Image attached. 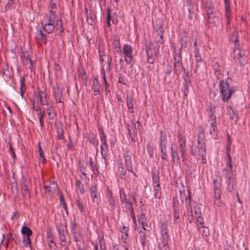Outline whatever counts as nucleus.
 <instances>
[{
  "mask_svg": "<svg viewBox=\"0 0 250 250\" xmlns=\"http://www.w3.org/2000/svg\"><path fill=\"white\" fill-rule=\"evenodd\" d=\"M126 103H127V108H128L129 110H130L129 111L131 113H133L134 110H133V99L131 96H130L128 95L126 96Z\"/></svg>",
  "mask_w": 250,
  "mask_h": 250,
  "instance_id": "2f4dec72",
  "label": "nucleus"
},
{
  "mask_svg": "<svg viewBox=\"0 0 250 250\" xmlns=\"http://www.w3.org/2000/svg\"><path fill=\"white\" fill-rule=\"evenodd\" d=\"M225 3V18L227 20V24L230 22L231 10L229 0H224Z\"/></svg>",
  "mask_w": 250,
  "mask_h": 250,
  "instance_id": "4468645a",
  "label": "nucleus"
},
{
  "mask_svg": "<svg viewBox=\"0 0 250 250\" xmlns=\"http://www.w3.org/2000/svg\"><path fill=\"white\" fill-rule=\"evenodd\" d=\"M39 156L43 160H44V161H45V159L43 155V151L42 149V148L41 146L40 143H39Z\"/></svg>",
  "mask_w": 250,
  "mask_h": 250,
  "instance_id": "338daca9",
  "label": "nucleus"
},
{
  "mask_svg": "<svg viewBox=\"0 0 250 250\" xmlns=\"http://www.w3.org/2000/svg\"><path fill=\"white\" fill-rule=\"evenodd\" d=\"M89 142L93 146H96L98 145V141L96 140L95 136L93 134H90L88 137Z\"/></svg>",
  "mask_w": 250,
  "mask_h": 250,
  "instance_id": "a19ab883",
  "label": "nucleus"
},
{
  "mask_svg": "<svg viewBox=\"0 0 250 250\" xmlns=\"http://www.w3.org/2000/svg\"><path fill=\"white\" fill-rule=\"evenodd\" d=\"M151 178L152 181V185H160V177L159 171L157 170H152L151 171Z\"/></svg>",
  "mask_w": 250,
  "mask_h": 250,
  "instance_id": "dca6fc26",
  "label": "nucleus"
},
{
  "mask_svg": "<svg viewBox=\"0 0 250 250\" xmlns=\"http://www.w3.org/2000/svg\"><path fill=\"white\" fill-rule=\"evenodd\" d=\"M158 27L156 29L157 35L155 36V40L158 44H163L164 43V29L163 28V25L162 23H159L156 25Z\"/></svg>",
  "mask_w": 250,
  "mask_h": 250,
  "instance_id": "1a4fd4ad",
  "label": "nucleus"
},
{
  "mask_svg": "<svg viewBox=\"0 0 250 250\" xmlns=\"http://www.w3.org/2000/svg\"><path fill=\"white\" fill-rule=\"evenodd\" d=\"M209 122H211L209 129V133L212 137H216L218 133L216 117L213 114H211L209 116Z\"/></svg>",
  "mask_w": 250,
  "mask_h": 250,
  "instance_id": "ddd939ff",
  "label": "nucleus"
},
{
  "mask_svg": "<svg viewBox=\"0 0 250 250\" xmlns=\"http://www.w3.org/2000/svg\"><path fill=\"white\" fill-rule=\"evenodd\" d=\"M119 196L121 204H125L126 202H128L130 199L127 198V195L125 193L123 188H119Z\"/></svg>",
  "mask_w": 250,
  "mask_h": 250,
  "instance_id": "f3484780",
  "label": "nucleus"
},
{
  "mask_svg": "<svg viewBox=\"0 0 250 250\" xmlns=\"http://www.w3.org/2000/svg\"><path fill=\"white\" fill-rule=\"evenodd\" d=\"M21 233L24 237H30L32 234L31 229L26 226H22L21 229Z\"/></svg>",
  "mask_w": 250,
  "mask_h": 250,
  "instance_id": "cd10ccee",
  "label": "nucleus"
},
{
  "mask_svg": "<svg viewBox=\"0 0 250 250\" xmlns=\"http://www.w3.org/2000/svg\"><path fill=\"white\" fill-rule=\"evenodd\" d=\"M113 45L114 48L121 46L120 38L118 35H114L113 40Z\"/></svg>",
  "mask_w": 250,
  "mask_h": 250,
  "instance_id": "a18cd8bd",
  "label": "nucleus"
},
{
  "mask_svg": "<svg viewBox=\"0 0 250 250\" xmlns=\"http://www.w3.org/2000/svg\"><path fill=\"white\" fill-rule=\"evenodd\" d=\"M123 157L125 160V164L126 169L128 171L131 172L135 177H137L136 174L134 173L133 170L131 156L129 150L126 149L124 150ZM133 181H135V178L133 179Z\"/></svg>",
  "mask_w": 250,
  "mask_h": 250,
  "instance_id": "423d86ee",
  "label": "nucleus"
},
{
  "mask_svg": "<svg viewBox=\"0 0 250 250\" xmlns=\"http://www.w3.org/2000/svg\"><path fill=\"white\" fill-rule=\"evenodd\" d=\"M55 19V14L52 12V11H51L50 14V17L48 19V21L47 23L53 24Z\"/></svg>",
  "mask_w": 250,
  "mask_h": 250,
  "instance_id": "680f3d73",
  "label": "nucleus"
},
{
  "mask_svg": "<svg viewBox=\"0 0 250 250\" xmlns=\"http://www.w3.org/2000/svg\"><path fill=\"white\" fill-rule=\"evenodd\" d=\"M178 149L181 154L186 153L187 148L186 146V139L185 137L180 133H178Z\"/></svg>",
  "mask_w": 250,
  "mask_h": 250,
  "instance_id": "9b49d317",
  "label": "nucleus"
},
{
  "mask_svg": "<svg viewBox=\"0 0 250 250\" xmlns=\"http://www.w3.org/2000/svg\"><path fill=\"white\" fill-rule=\"evenodd\" d=\"M21 192L24 199H29L30 198V193L26 179L22 178L20 185Z\"/></svg>",
  "mask_w": 250,
  "mask_h": 250,
  "instance_id": "f8f14e48",
  "label": "nucleus"
},
{
  "mask_svg": "<svg viewBox=\"0 0 250 250\" xmlns=\"http://www.w3.org/2000/svg\"><path fill=\"white\" fill-rule=\"evenodd\" d=\"M227 160L226 162V166L229 167V168L232 169V159L231 156H227Z\"/></svg>",
  "mask_w": 250,
  "mask_h": 250,
  "instance_id": "4d7b16f0",
  "label": "nucleus"
},
{
  "mask_svg": "<svg viewBox=\"0 0 250 250\" xmlns=\"http://www.w3.org/2000/svg\"><path fill=\"white\" fill-rule=\"evenodd\" d=\"M48 115L49 119H53L56 115V113L52 106H50L47 108Z\"/></svg>",
  "mask_w": 250,
  "mask_h": 250,
  "instance_id": "ea45409f",
  "label": "nucleus"
},
{
  "mask_svg": "<svg viewBox=\"0 0 250 250\" xmlns=\"http://www.w3.org/2000/svg\"><path fill=\"white\" fill-rule=\"evenodd\" d=\"M234 55L233 59L236 62H239L241 64H243V62L242 61L243 55L241 53V50H238L236 52H234Z\"/></svg>",
  "mask_w": 250,
  "mask_h": 250,
  "instance_id": "7c9ffc66",
  "label": "nucleus"
},
{
  "mask_svg": "<svg viewBox=\"0 0 250 250\" xmlns=\"http://www.w3.org/2000/svg\"><path fill=\"white\" fill-rule=\"evenodd\" d=\"M87 21L89 24L92 25L93 24L94 21L91 15H87Z\"/></svg>",
  "mask_w": 250,
  "mask_h": 250,
  "instance_id": "774afa93",
  "label": "nucleus"
},
{
  "mask_svg": "<svg viewBox=\"0 0 250 250\" xmlns=\"http://www.w3.org/2000/svg\"><path fill=\"white\" fill-rule=\"evenodd\" d=\"M194 213L196 216L201 215V208L198 206H195L194 207Z\"/></svg>",
  "mask_w": 250,
  "mask_h": 250,
  "instance_id": "0e129e2a",
  "label": "nucleus"
},
{
  "mask_svg": "<svg viewBox=\"0 0 250 250\" xmlns=\"http://www.w3.org/2000/svg\"><path fill=\"white\" fill-rule=\"evenodd\" d=\"M154 196L155 198L160 199L162 196V191L160 185H154L153 186Z\"/></svg>",
  "mask_w": 250,
  "mask_h": 250,
  "instance_id": "bb28decb",
  "label": "nucleus"
},
{
  "mask_svg": "<svg viewBox=\"0 0 250 250\" xmlns=\"http://www.w3.org/2000/svg\"><path fill=\"white\" fill-rule=\"evenodd\" d=\"M146 220V215L144 213H142L138 220L139 223L141 224L142 225H144V223H145Z\"/></svg>",
  "mask_w": 250,
  "mask_h": 250,
  "instance_id": "e2e57ef3",
  "label": "nucleus"
},
{
  "mask_svg": "<svg viewBox=\"0 0 250 250\" xmlns=\"http://www.w3.org/2000/svg\"><path fill=\"white\" fill-rule=\"evenodd\" d=\"M25 87V77L24 76L21 77L20 79V88L21 89H23Z\"/></svg>",
  "mask_w": 250,
  "mask_h": 250,
  "instance_id": "69168bd1",
  "label": "nucleus"
},
{
  "mask_svg": "<svg viewBox=\"0 0 250 250\" xmlns=\"http://www.w3.org/2000/svg\"><path fill=\"white\" fill-rule=\"evenodd\" d=\"M49 242V247L50 249L55 250L57 247L56 244L55 242L54 241L53 239H51L48 240Z\"/></svg>",
  "mask_w": 250,
  "mask_h": 250,
  "instance_id": "bf43d9fd",
  "label": "nucleus"
},
{
  "mask_svg": "<svg viewBox=\"0 0 250 250\" xmlns=\"http://www.w3.org/2000/svg\"><path fill=\"white\" fill-rule=\"evenodd\" d=\"M39 33V35H40V40L44 43H45L46 42V37L45 36V35L43 34L42 31L41 29H39V30H38L37 31Z\"/></svg>",
  "mask_w": 250,
  "mask_h": 250,
  "instance_id": "3c124183",
  "label": "nucleus"
},
{
  "mask_svg": "<svg viewBox=\"0 0 250 250\" xmlns=\"http://www.w3.org/2000/svg\"><path fill=\"white\" fill-rule=\"evenodd\" d=\"M213 185L214 194H218L219 193H221V190L220 189L221 183L219 179L215 178L213 180Z\"/></svg>",
  "mask_w": 250,
  "mask_h": 250,
  "instance_id": "c85d7f7f",
  "label": "nucleus"
},
{
  "mask_svg": "<svg viewBox=\"0 0 250 250\" xmlns=\"http://www.w3.org/2000/svg\"><path fill=\"white\" fill-rule=\"evenodd\" d=\"M227 112L231 120L235 121H237L238 119V115L236 111L234 110L231 106H228L227 107Z\"/></svg>",
  "mask_w": 250,
  "mask_h": 250,
  "instance_id": "a211bd4d",
  "label": "nucleus"
},
{
  "mask_svg": "<svg viewBox=\"0 0 250 250\" xmlns=\"http://www.w3.org/2000/svg\"><path fill=\"white\" fill-rule=\"evenodd\" d=\"M191 154L194 156L198 154L201 158V163H206V146L205 142V135L203 131H201L198 134L197 145L193 143L190 146Z\"/></svg>",
  "mask_w": 250,
  "mask_h": 250,
  "instance_id": "f257e3e1",
  "label": "nucleus"
},
{
  "mask_svg": "<svg viewBox=\"0 0 250 250\" xmlns=\"http://www.w3.org/2000/svg\"><path fill=\"white\" fill-rule=\"evenodd\" d=\"M184 78L185 80V83L184 87L185 89H187L188 88V84L190 83V80H188L189 77V73L188 72H186L185 70L184 71Z\"/></svg>",
  "mask_w": 250,
  "mask_h": 250,
  "instance_id": "58836bf2",
  "label": "nucleus"
},
{
  "mask_svg": "<svg viewBox=\"0 0 250 250\" xmlns=\"http://www.w3.org/2000/svg\"><path fill=\"white\" fill-rule=\"evenodd\" d=\"M221 204V193L218 194H214V204L219 206Z\"/></svg>",
  "mask_w": 250,
  "mask_h": 250,
  "instance_id": "09e8293b",
  "label": "nucleus"
},
{
  "mask_svg": "<svg viewBox=\"0 0 250 250\" xmlns=\"http://www.w3.org/2000/svg\"><path fill=\"white\" fill-rule=\"evenodd\" d=\"M57 136L58 138L60 140L63 139V127L62 125H59L57 126Z\"/></svg>",
  "mask_w": 250,
  "mask_h": 250,
  "instance_id": "f704fd0d",
  "label": "nucleus"
},
{
  "mask_svg": "<svg viewBox=\"0 0 250 250\" xmlns=\"http://www.w3.org/2000/svg\"><path fill=\"white\" fill-rule=\"evenodd\" d=\"M174 60V72L175 75H179L182 71H185V68L183 66L182 61V54L180 51L177 53L175 52Z\"/></svg>",
  "mask_w": 250,
  "mask_h": 250,
  "instance_id": "39448f33",
  "label": "nucleus"
},
{
  "mask_svg": "<svg viewBox=\"0 0 250 250\" xmlns=\"http://www.w3.org/2000/svg\"><path fill=\"white\" fill-rule=\"evenodd\" d=\"M90 194L93 201H95V199L97 197V185H94L92 186L90 188Z\"/></svg>",
  "mask_w": 250,
  "mask_h": 250,
  "instance_id": "c756f323",
  "label": "nucleus"
},
{
  "mask_svg": "<svg viewBox=\"0 0 250 250\" xmlns=\"http://www.w3.org/2000/svg\"><path fill=\"white\" fill-rule=\"evenodd\" d=\"M57 30L59 31V33L61 34L63 32L62 23L61 19L58 20L56 21Z\"/></svg>",
  "mask_w": 250,
  "mask_h": 250,
  "instance_id": "49530a36",
  "label": "nucleus"
},
{
  "mask_svg": "<svg viewBox=\"0 0 250 250\" xmlns=\"http://www.w3.org/2000/svg\"><path fill=\"white\" fill-rule=\"evenodd\" d=\"M24 58L27 61H29V64H30L29 68V69H31V71H32L34 62L31 60V59L28 55H27L26 56H24Z\"/></svg>",
  "mask_w": 250,
  "mask_h": 250,
  "instance_id": "052dcab7",
  "label": "nucleus"
},
{
  "mask_svg": "<svg viewBox=\"0 0 250 250\" xmlns=\"http://www.w3.org/2000/svg\"><path fill=\"white\" fill-rule=\"evenodd\" d=\"M76 227H77V225H76V223L74 221H71V222H70V230H71V232L72 234V235L77 234Z\"/></svg>",
  "mask_w": 250,
  "mask_h": 250,
  "instance_id": "de8ad7c7",
  "label": "nucleus"
},
{
  "mask_svg": "<svg viewBox=\"0 0 250 250\" xmlns=\"http://www.w3.org/2000/svg\"><path fill=\"white\" fill-rule=\"evenodd\" d=\"M191 195L190 193L188 192V196L186 198L185 201L186 202V208L187 209V210H190L192 209L191 206Z\"/></svg>",
  "mask_w": 250,
  "mask_h": 250,
  "instance_id": "79ce46f5",
  "label": "nucleus"
},
{
  "mask_svg": "<svg viewBox=\"0 0 250 250\" xmlns=\"http://www.w3.org/2000/svg\"><path fill=\"white\" fill-rule=\"evenodd\" d=\"M171 157L172 158V162L173 164L178 163L180 161V158L178 156L177 150L174 149L172 147H171Z\"/></svg>",
  "mask_w": 250,
  "mask_h": 250,
  "instance_id": "5701e85b",
  "label": "nucleus"
},
{
  "mask_svg": "<svg viewBox=\"0 0 250 250\" xmlns=\"http://www.w3.org/2000/svg\"><path fill=\"white\" fill-rule=\"evenodd\" d=\"M161 234H168L167 224L166 222L160 223Z\"/></svg>",
  "mask_w": 250,
  "mask_h": 250,
  "instance_id": "c9c22d12",
  "label": "nucleus"
},
{
  "mask_svg": "<svg viewBox=\"0 0 250 250\" xmlns=\"http://www.w3.org/2000/svg\"><path fill=\"white\" fill-rule=\"evenodd\" d=\"M22 242L25 247L27 248L31 247V240L30 237L23 236Z\"/></svg>",
  "mask_w": 250,
  "mask_h": 250,
  "instance_id": "c03bdc74",
  "label": "nucleus"
},
{
  "mask_svg": "<svg viewBox=\"0 0 250 250\" xmlns=\"http://www.w3.org/2000/svg\"><path fill=\"white\" fill-rule=\"evenodd\" d=\"M179 206V201L177 200L173 199L172 207L173 212V222L175 224H178L181 222Z\"/></svg>",
  "mask_w": 250,
  "mask_h": 250,
  "instance_id": "6e6552de",
  "label": "nucleus"
},
{
  "mask_svg": "<svg viewBox=\"0 0 250 250\" xmlns=\"http://www.w3.org/2000/svg\"><path fill=\"white\" fill-rule=\"evenodd\" d=\"M92 87L94 92V95L100 94L99 82L97 77H95L93 80Z\"/></svg>",
  "mask_w": 250,
  "mask_h": 250,
  "instance_id": "4be33fe9",
  "label": "nucleus"
},
{
  "mask_svg": "<svg viewBox=\"0 0 250 250\" xmlns=\"http://www.w3.org/2000/svg\"><path fill=\"white\" fill-rule=\"evenodd\" d=\"M76 205L81 213L84 212L85 208L83 202L81 201L79 199L76 200Z\"/></svg>",
  "mask_w": 250,
  "mask_h": 250,
  "instance_id": "e433bc0d",
  "label": "nucleus"
},
{
  "mask_svg": "<svg viewBox=\"0 0 250 250\" xmlns=\"http://www.w3.org/2000/svg\"><path fill=\"white\" fill-rule=\"evenodd\" d=\"M106 138V136L104 134V130L102 129L100 133V141L102 143V144L100 146V148L101 150V154L103 156V158L104 159V162L105 166L107 165V161L106 158V156L104 155L103 151L104 150V149H106L107 148Z\"/></svg>",
  "mask_w": 250,
  "mask_h": 250,
  "instance_id": "9d476101",
  "label": "nucleus"
},
{
  "mask_svg": "<svg viewBox=\"0 0 250 250\" xmlns=\"http://www.w3.org/2000/svg\"><path fill=\"white\" fill-rule=\"evenodd\" d=\"M108 200L110 206V209L111 210H114L116 207L115 201L111 191H110L108 194Z\"/></svg>",
  "mask_w": 250,
  "mask_h": 250,
  "instance_id": "b1692460",
  "label": "nucleus"
},
{
  "mask_svg": "<svg viewBox=\"0 0 250 250\" xmlns=\"http://www.w3.org/2000/svg\"><path fill=\"white\" fill-rule=\"evenodd\" d=\"M233 36L235 37V38L234 39H231L232 42H233L235 43L234 52H236L238 50H241V49L240 47V45L238 43L239 41L237 38V33L233 32Z\"/></svg>",
  "mask_w": 250,
  "mask_h": 250,
  "instance_id": "473e14b6",
  "label": "nucleus"
},
{
  "mask_svg": "<svg viewBox=\"0 0 250 250\" xmlns=\"http://www.w3.org/2000/svg\"><path fill=\"white\" fill-rule=\"evenodd\" d=\"M139 239L141 243V245L142 247L144 248L146 246V234L144 231L140 230L139 232Z\"/></svg>",
  "mask_w": 250,
  "mask_h": 250,
  "instance_id": "72a5a7b5",
  "label": "nucleus"
},
{
  "mask_svg": "<svg viewBox=\"0 0 250 250\" xmlns=\"http://www.w3.org/2000/svg\"><path fill=\"white\" fill-rule=\"evenodd\" d=\"M98 54L101 63L104 62L103 57L104 56V43L101 42L98 43Z\"/></svg>",
  "mask_w": 250,
  "mask_h": 250,
  "instance_id": "412c9836",
  "label": "nucleus"
},
{
  "mask_svg": "<svg viewBox=\"0 0 250 250\" xmlns=\"http://www.w3.org/2000/svg\"><path fill=\"white\" fill-rule=\"evenodd\" d=\"M146 150L149 154L150 158L153 157L154 156V147L150 143H148L146 146Z\"/></svg>",
  "mask_w": 250,
  "mask_h": 250,
  "instance_id": "37998d69",
  "label": "nucleus"
},
{
  "mask_svg": "<svg viewBox=\"0 0 250 250\" xmlns=\"http://www.w3.org/2000/svg\"><path fill=\"white\" fill-rule=\"evenodd\" d=\"M56 229L58 233L59 239L61 241V245L62 247H64L65 249H67L68 248V244L66 240V237L68 231L66 223L61 222L59 225H57Z\"/></svg>",
  "mask_w": 250,
  "mask_h": 250,
  "instance_id": "20e7f679",
  "label": "nucleus"
},
{
  "mask_svg": "<svg viewBox=\"0 0 250 250\" xmlns=\"http://www.w3.org/2000/svg\"><path fill=\"white\" fill-rule=\"evenodd\" d=\"M191 0H188L187 4H189V7L188 9V18L189 20H192L193 15H192V9L191 8Z\"/></svg>",
  "mask_w": 250,
  "mask_h": 250,
  "instance_id": "864d4df0",
  "label": "nucleus"
},
{
  "mask_svg": "<svg viewBox=\"0 0 250 250\" xmlns=\"http://www.w3.org/2000/svg\"><path fill=\"white\" fill-rule=\"evenodd\" d=\"M126 170H127L125 169V168L123 167V166H122V165H121V166L119 167H118V171H119V173L120 174L121 178L122 179H124V177L125 176V175L126 174Z\"/></svg>",
  "mask_w": 250,
  "mask_h": 250,
  "instance_id": "8fccbe9b",
  "label": "nucleus"
},
{
  "mask_svg": "<svg viewBox=\"0 0 250 250\" xmlns=\"http://www.w3.org/2000/svg\"><path fill=\"white\" fill-rule=\"evenodd\" d=\"M146 55L147 57V62L150 64H153L154 62V59L153 58V52L152 50V48L149 45H146Z\"/></svg>",
  "mask_w": 250,
  "mask_h": 250,
  "instance_id": "2eb2a0df",
  "label": "nucleus"
},
{
  "mask_svg": "<svg viewBox=\"0 0 250 250\" xmlns=\"http://www.w3.org/2000/svg\"><path fill=\"white\" fill-rule=\"evenodd\" d=\"M223 171L224 172V175L227 180V183L228 184L229 188L231 183V179L233 176L232 169H225Z\"/></svg>",
  "mask_w": 250,
  "mask_h": 250,
  "instance_id": "6ab92c4d",
  "label": "nucleus"
},
{
  "mask_svg": "<svg viewBox=\"0 0 250 250\" xmlns=\"http://www.w3.org/2000/svg\"><path fill=\"white\" fill-rule=\"evenodd\" d=\"M89 162L90 169L92 171L93 174L96 176H99L100 172L98 168V164H94L92 162V159L91 157L89 158Z\"/></svg>",
  "mask_w": 250,
  "mask_h": 250,
  "instance_id": "aec40b11",
  "label": "nucleus"
},
{
  "mask_svg": "<svg viewBox=\"0 0 250 250\" xmlns=\"http://www.w3.org/2000/svg\"><path fill=\"white\" fill-rule=\"evenodd\" d=\"M158 146L161 153L162 164L167 165L168 155L167 153V139L166 133L163 130L160 131V136L159 139Z\"/></svg>",
  "mask_w": 250,
  "mask_h": 250,
  "instance_id": "f03ea898",
  "label": "nucleus"
},
{
  "mask_svg": "<svg viewBox=\"0 0 250 250\" xmlns=\"http://www.w3.org/2000/svg\"><path fill=\"white\" fill-rule=\"evenodd\" d=\"M123 51L125 55V62L126 63L132 65V47L130 45L125 44L123 46Z\"/></svg>",
  "mask_w": 250,
  "mask_h": 250,
  "instance_id": "0eeeda50",
  "label": "nucleus"
},
{
  "mask_svg": "<svg viewBox=\"0 0 250 250\" xmlns=\"http://www.w3.org/2000/svg\"><path fill=\"white\" fill-rule=\"evenodd\" d=\"M219 88L222 99L224 102H228L232 94L236 90L235 87H229L228 82L224 80L220 81Z\"/></svg>",
  "mask_w": 250,
  "mask_h": 250,
  "instance_id": "7ed1b4c3",
  "label": "nucleus"
},
{
  "mask_svg": "<svg viewBox=\"0 0 250 250\" xmlns=\"http://www.w3.org/2000/svg\"><path fill=\"white\" fill-rule=\"evenodd\" d=\"M55 26L53 24L46 23L44 26V30L48 33H51L54 30Z\"/></svg>",
  "mask_w": 250,
  "mask_h": 250,
  "instance_id": "4c0bfd02",
  "label": "nucleus"
},
{
  "mask_svg": "<svg viewBox=\"0 0 250 250\" xmlns=\"http://www.w3.org/2000/svg\"><path fill=\"white\" fill-rule=\"evenodd\" d=\"M39 97L42 105H47V95L45 91H40Z\"/></svg>",
  "mask_w": 250,
  "mask_h": 250,
  "instance_id": "a878e982",
  "label": "nucleus"
},
{
  "mask_svg": "<svg viewBox=\"0 0 250 250\" xmlns=\"http://www.w3.org/2000/svg\"><path fill=\"white\" fill-rule=\"evenodd\" d=\"M111 19V16L110 13V9L109 8L107 10V16L106 18L107 21V25L108 27H109L111 26L110 21Z\"/></svg>",
  "mask_w": 250,
  "mask_h": 250,
  "instance_id": "13d9d810",
  "label": "nucleus"
},
{
  "mask_svg": "<svg viewBox=\"0 0 250 250\" xmlns=\"http://www.w3.org/2000/svg\"><path fill=\"white\" fill-rule=\"evenodd\" d=\"M102 73L103 75V79H104V84L105 85V90L106 92L107 90V86H108L109 84H108V83L107 82L106 79L105 72V70L104 69H103L102 70Z\"/></svg>",
  "mask_w": 250,
  "mask_h": 250,
  "instance_id": "6e6d98bb",
  "label": "nucleus"
},
{
  "mask_svg": "<svg viewBox=\"0 0 250 250\" xmlns=\"http://www.w3.org/2000/svg\"><path fill=\"white\" fill-rule=\"evenodd\" d=\"M168 234H161V243H160L159 245H162L163 246V248H164L165 250H167V244L168 243Z\"/></svg>",
  "mask_w": 250,
  "mask_h": 250,
  "instance_id": "393cba45",
  "label": "nucleus"
},
{
  "mask_svg": "<svg viewBox=\"0 0 250 250\" xmlns=\"http://www.w3.org/2000/svg\"><path fill=\"white\" fill-rule=\"evenodd\" d=\"M8 144L9 145V153H10L13 159L15 160L16 158V156L14 148H13L12 144L10 142H9Z\"/></svg>",
  "mask_w": 250,
  "mask_h": 250,
  "instance_id": "5fc2aeb1",
  "label": "nucleus"
},
{
  "mask_svg": "<svg viewBox=\"0 0 250 250\" xmlns=\"http://www.w3.org/2000/svg\"><path fill=\"white\" fill-rule=\"evenodd\" d=\"M38 114L40 116L39 122H40V124L41 125V128H42L43 126V119L44 115V111H42L41 110H40L39 112L38 113Z\"/></svg>",
  "mask_w": 250,
  "mask_h": 250,
  "instance_id": "603ef678",
  "label": "nucleus"
}]
</instances>
